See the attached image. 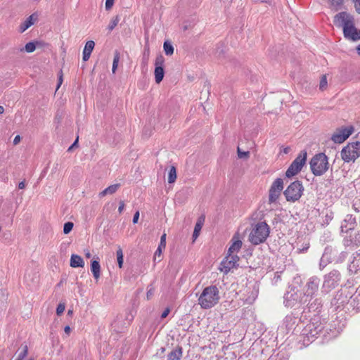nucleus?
<instances>
[{
  "label": "nucleus",
  "mask_w": 360,
  "mask_h": 360,
  "mask_svg": "<svg viewBox=\"0 0 360 360\" xmlns=\"http://www.w3.org/2000/svg\"><path fill=\"white\" fill-rule=\"evenodd\" d=\"M311 170L315 176H321L328 169V157L323 153L316 154L309 162Z\"/></svg>",
  "instance_id": "39448f33"
},
{
  "label": "nucleus",
  "mask_w": 360,
  "mask_h": 360,
  "mask_svg": "<svg viewBox=\"0 0 360 360\" xmlns=\"http://www.w3.org/2000/svg\"><path fill=\"white\" fill-rule=\"evenodd\" d=\"M21 139L22 137L20 135L15 136L13 141V145H18L20 142Z\"/></svg>",
  "instance_id": "e2e57ef3"
},
{
  "label": "nucleus",
  "mask_w": 360,
  "mask_h": 360,
  "mask_svg": "<svg viewBox=\"0 0 360 360\" xmlns=\"http://www.w3.org/2000/svg\"><path fill=\"white\" fill-rule=\"evenodd\" d=\"M334 24L342 27L345 38L356 41L360 39V30L354 27V17L347 12H340L334 17Z\"/></svg>",
  "instance_id": "f257e3e1"
},
{
  "label": "nucleus",
  "mask_w": 360,
  "mask_h": 360,
  "mask_svg": "<svg viewBox=\"0 0 360 360\" xmlns=\"http://www.w3.org/2000/svg\"><path fill=\"white\" fill-rule=\"evenodd\" d=\"M64 331L67 335H69L71 331V328L70 326H65L64 328Z\"/></svg>",
  "instance_id": "338daca9"
},
{
  "label": "nucleus",
  "mask_w": 360,
  "mask_h": 360,
  "mask_svg": "<svg viewBox=\"0 0 360 360\" xmlns=\"http://www.w3.org/2000/svg\"><path fill=\"white\" fill-rule=\"evenodd\" d=\"M123 319L122 316H117L114 321L112 323L111 326L113 330L117 333L123 332Z\"/></svg>",
  "instance_id": "b1692460"
},
{
  "label": "nucleus",
  "mask_w": 360,
  "mask_h": 360,
  "mask_svg": "<svg viewBox=\"0 0 360 360\" xmlns=\"http://www.w3.org/2000/svg\"><path fill=\"white\" fill-rule=\"evenodd\" d=\"M95 46V42L92 40H89L86 42L83 51L91 53Z\"/></svg>",
  "instance_id": "c9c22d12"
},
{
  "label": "nucleus",
  "mask_w": 360,
  "mask_h": 360,
  "mask_svg": "<svg viewBox=\"0 0 360 360\" xmlns=\"http://www.w3.org/2000/svg\"><path fill=\"white\" fill-rule=\"evenodd\" d=\"M119 21H120V18L118 15H116L115 18H113L110 20V24L108 26V30H109V32H111L113 30V29L117 25Z\"/></svg>",
  "instance_id": "58836bf2"
},
{
  "label": "nucleus",
  "mask_w": 360,
  "mask_h": 360,
  "mask_svg": "<svg viewBox=\"0 0 360 360\" xmlns=\"http://www.w3.org/2000/svg\"><path fill=\"white\" fill-rule=\"evenodd\" d=\"M22 350L19 353L15 360H23L28 354V347L27 345H22Z\"/></svg>",
  "instance_id": "e433bc0d"
},
{
  "label": "nucleus",
  "mask_w": 360,
  "mask_h": 360,
  "mask_svg": "<svg viewBox=\"0 0 360 360\" xmlns=\"http://www.w3.org/2000/svg\"><path fill=\"white\" fill-rule=\"evenodd\" d=\"M283 188V181L281 178L276 179L269 189V201L270 203L275 202L281 195Z\"/></svg>",
  "instance_id": "ddd939ff"
},
{
  "label": "nucleus",
  "mask_w": 360,
  "mask_h": 360,
  "mask_svg": "<svg viewBox=\"0 0 360 360\" xmlns=\"http://www.w3.org/2000/svg\"><path fill=\"white\" fill-rule=\"evenodd\" d=\"M204 220H205V219L202 217H200L198 219V221L195 225V228H194V231H193V240H195L198 237L200 232L202 229Z\"/></svg>",
  "instance_id": "bb28decb"
},
{
  "label": "nucleus",
  "mask_w": 360,
  "mask_h": 360,
  "mask_svg": "<svg viewBox=\"0 0 360 360\" xmlns=\"http://www.w3.org/2000/svg\"><path fill=\"white\" fill-rule=\"evenodd\" d=\"M300 277L294 278L292 283L289 286L288 290L284 295V304L285 307H293L307 302L302 289Z\"/></svg>",
  "instance_id": "f03ea898"
},
{
  "label": "nucleus",
  "mask_w": 360,
  "mask_h": 360,
  "mask_svg": "<svg viewBox=\"0 0 360 360\" xmlns=\"http://www.w3.org/2000/svg\"><path fill=\"white\" fill-rule=\"evenodd\" d=\"M91 53H87L86 51L85 52L83 51V53H82V60H83V61H84V62L87 61L89 59L90 56H91Z\"/></svg>",
  "instance_id": "052dcab7"
},
{
  "label": "nucleus",
  "mask_w": 360,
  "mask_h": 360,
  "mask_svg": "<svg viewBox=\"0 0 360 360\" xmlns=\"http://www.w3.org/2000/svg\"><path fill=\"white\" fill-rule=\"evenodd\" d=\"M352 295V289L344 288L338 292L333 300L332 304L336 307L337 309L348 305L350 307V296Z\"/></svg>",
  "instance_id": "9b49d317"
},
{
  "label": "nucleus",
  "mask_w": 360,
  "mask_h": 360,
  "mask_svg": "<svg viewBox=\"0 0 360 360\" xmlns=\"http://www.w3.org/2000/svg\"><path fill=\"white\" fill-rule=\"evenodd\" d=\"M354 127L350 126L338 129L331 136V140L336 143H343L353 133Z\"/></svg>",
  "instance_id": "2eb2a0df"
},
{
  "label": "nucleus",
  "mask_w": 360,
  "mask_h": 360,
  "mask_svg": "<svg viewBox=\"0 0 360 360\" xmlns=\"http://www.w3.org/2000/svg\"><path fill=\"white\" fill-rule=\"evenodd\" d=\"M232 243L228 250V254L237 255L242 247V241L239 239L238 236H234L231 240Z\"/></svg>",
  "instance_id": "a211bd4d"
},
{
  "label": "nucleus",
  "mask_w": 360,
  "mask_h": 360,
  "mask_svg": "<svg viewBox=\"0 0 360 360\" xmlns=\"http://www.w3.org/2000/svg\"><path fill=\"white\" fill-rule=\"evenodd\" d=\"M182 356L181 348L172 350L168 354V360H180Z\"/></svg>",
  "instance_id": "c85d7f7f"
},
{
  "label": "nucleus",
  "mask_w": 360,
  "mask_h": 360,
  "mask_svg": "<svg viewBox=\"0 0 360 360\" xmlns=\"http://www.w3.org/2000/svg\"><path fill=\"white\" fill-rule=\"evenodd\" d=\"M307 152L302 151L291 163L285 172L287 177H291L300 172L306 162Z\"/></svg>",
  "instance_id": "9d476101"
},
{
  "label": "nucleus",
  "mask_w": 360,
  "mask_h": 360,
  "mask_svg": "<svg viewBox=\"0 0 360 360\" xmlns=\"http://www.w3.org/2000/svg\"><path fill=\"white\" fill-rule=\"evenodd\" d=\"M90 269L94 278L97 281L101 276L100 259L98 256H94L91 260Z\"/></svg>",
  "instance_id": "dca6fc26"
},
{
  "label": "nucleus",
  "mask_w": 360,
  "mask_h": 360,
  "mask_svg": "<svg viewBox=\"0 0 360 360\" xmlns=\"http://www.w3.org/2000/svg\"><path fill=\"white\" fill-rule=\"evenodd\" d=\"M79 147V136H77L74 142L68 148V152H72L75 148Z\"/></svg>",
  "instance_id": "3c124183"
},
{
  "label": "nucleus",
  "mask_w": 360,
  "mask_h": 360,
  "mask_svg": "<svg viewBox=\"0 0 360 360\" xmlns=\"http://www.w3.org/2000/svg\"><path fill=\"white\" fill-rule=\"evenodd\" d=\"M269 360H286V359L283 357H276L275 359L271 358Z\"/></svg>",
  "instance_id": "774afa93"
},
{
  "label": "nucleus",
  "mask_w": 360,
  "mask_h": 360,
  "mask_svg": "<svg viewBox=\"0 0 360 360\" xmlns=\"http://www.w3.org/2000/svg\"><path fill=\"white\" fill-rule=\"evenodd\" d=\"M349 270L354 274L360 270V250L353 255V259L349 265Z\"/></svg>",
  "instance_id": "6ab92c4d"
},
{
  "label": "nucleus",
  "mask_w": 360,
  "mask_h": 360,
  "mask_svg": "<svg viewBox=\"0 0 360 360\" xmlns=\"http://www.w3.org/2000/svg\"><path fill=\"white\" fill-rule=\"evenodd\" d=\"M350 297V307L353 309H360V291L359 288L355 292L352 289V295Z\"/></svg>",
  "instance_id": "412c9836"
},
{
  "label": "nucleus",
  "mask_w": 360,
  "mask_h": 360,
  "mask_svg": "<svg viewBox=\"0 0 360 360\" xmlns=\"http://www.w3.org/2000/svg\"><path fill=\"white\" fill-rule=\"evenodd\" d=\"M37 49V40H32L27 42L24 47H22L18 51L20 52L32 53Z\"/></svg>",
  "instance_id": "a878e982"
},
{
  "label": "nucleus",
  "mask_w": 360,
  "mask_h": 360,
  "mask_svg": "<svg viewBox=\"0 0 360 360\" xmlns=\"http://www.w3.org/2000/svg\"><path fill=\"white\" fill-rule=\"evenodd\" d=\"M330 7L335 11H338L341 8L344 3V0H328Z\"/></svg>",
  "instance_id": "473e14b6"
},
{
  "label": "nucleus",
  "mask_w": 360,
  "mask_h": 360,
  "mask_svg": "<svg viewBox=\"0 0 360 360\" xmlns=\"http://www.w3.org/2000/svg\"><path fill=\"white\" fill-rule=\"evenodd\" d=\"M237 153L239 158H248L250 155L248 151L243 152L240 150V148H238Z\"/></svg>",
  "instance_id": "603ef678"
},
{
  "label": "nucleus",
  "mask_w": 360,
  "mask_h": 360,
  "mask_svg": "<svg viewBox=\"0 0 360 360\" xmlns=\"http://www.w3.org/2000/svg\"><path fill=\"white\" fill-rule=\"evenodd\" d=\"M149 55H150V49H149V45H148V39H146V44L144 46V51L143 53L142 57V66L143 68L148 65V60H149Z\"/></svg>",
  "instance_id": "cd10ccee"
},
{
  "label": "nucleus",
  "mask_w": 360,
  "mask_h": 360,
  "mask_svg": "<svg viewBox=\"0 0 360 360\" xmlns=\"http://www.w3.org/2000/svg\"><path fill=\"white\" fill-rule=\"evenodd\" d=\"M117 264L120 268H122L124 264V255L122 249L119 246L116 251Z\"/></svg>",
  "instance_id": "7c9ffc66"
},
{
  "label": "nucleus",
  "mask_w": 360,
  "mask_h": 360,
  "mask_svg": "<svg viewBox=\"0 0 360 360\" xmlns=\"http://www.w3.org/2000/svg\"><path fill=\"white\" fill-rule=\"evenodd\" d=\"M356 11L360 14V0H354Z\"/></svg>",
  "instance_id": "13d9d810"
},
{
  "label": "nucleus",
  "mask_w": 360,
  "mask_h": 360,
  "mask_svg": "<svg viewBox=\"0 0 360 360\" xmlns=\"http://www.w3.org/2000/svg\"><path fill=\"white\" fill-rule=\"evenodd\" d=\"M219 290L216 285L205 288L198 297V304L202 309H208L214 307L219 301Z\"/></svg>",
  "instance_id": "7ed1b4c3"
},
{
  "label": "nucleus",
  "mask_w": 360,
  "mask_h": 360,
  "mask_svg": "<svg viewBox=\"0 0 360 360\" xmlns=\"http://www.w3.org/2000/svg\"><path fill=\"white\" fill-rule=\"evenodd\" d=\"M119 60H120V52L117 50H116L114 53V58H113L112 67V71L113 73L115 72V71L117 68Z\"/></svg>",
  "instance_id": "f704fd0d"
},
{
  "label": "nucleus",
  "mask_w": 360,
  "mask_h": 360,
  "mask_svg": "<svg viewBox=\"0 0 360 360\" xmlns=\"http://www.w3.org/2000/svg\"><path fill=\"white\" fill-rule=\"evenodd\" d=\"M176 179V168L172 166L169 169V171L168 172V176H167V181L169 184H173L175 182Z\"/></svg>",
  "instance_id": "c756f323"
},
{
  "label": "nucleus",
  "mask_w": 360,
  "mask_h": 360,
  "mask_svg": "<svg viewBox=\"0 0 360 360\" xmlns=\"http://www.w3.org/2000/svg\"><path fill=\"white\" fill-rule=\"evenodd\" d=\"M304 191L302 183L295 181L291 183L284 191V195L288 201L295 202L298 200L302 195Z\"/></svg>",
  "instance_id": "1a4fd4ad"
},
{
  "label": "nucleus",
  "mask_w": 360,
  "mask_h": 360,
  "mask_svg": "<svg viewBox=\"0 0 360 360\" xmlns=\"http://www.w3.org/2000/svg\"><path fill=\"white\" fill-rule=\"evenodd\" d=\"M50 44L45 42L44 41L41 40H37V49H44V48H49L50 46Z\"/></svg>",
  "instance_id": "8fccbe9b"
},
{
  "label": "nucleus",
  "mask_w": 360,
  "mask_h": 360,
  "mask_svg": "<svg viewBox=\"0 0 360 360\" xmlns=\"http://www.w3.org/2000/svg\"><path fill=\"white\" fill-rule=\"evenodd\" d=\"M70 266L72 268H82L84 266V261L80 255L72 254L70 257Z\"/></svg>",
  "instance_id": "4be33fe9"
},
{
  "label": "nucleus",
  "mask_w": 360,
  "mask_h": 360,
  "mask_svg": "<svg viewBox=\"0 0 360 360\" xmlns=\"http://www.w3.org/2000/svg\"><path fill=\"white\" fill-rule=\"evenodd\" d=\"M171 308L169 307H166L160 314L161 319H165L170 313Z\"/></svg>",
  "instance_id": "6e6d98bb"
},
{
  "label": "nucleus",
  "mask_w": 360,
  "mask_h": 360,
  "mask_svg": "<svg viewBox=\"0 0 360 360\" xmlns=\"http://www.w3.org/2000/svg\"><path fill=\"white\" fill-rule=\"evenodd\" d=\"M163 63V58L162 56H159V83L162 80L164 77V69L162 67V64Z\"/></svg>",
  "instance_id": "a19ab883"
},
{
  "label": "nucleus",
  "mask_w": 360,
  "mask_h": 360,
  "mask_svg": "<svg viewBox=\"0 0 360 360\" xmlns=\"http://www.w3.org/2000/svg\"><path fill=\"white\" fill-rule=\"evenodd\" d=\"M321 302L320 300H315L314 302L313 303H311L310 304V306H309V309L310 310H314V311H316L317 310L319 307H321Z\"/></svg>",
  "instance_id": "c03bdc74"
},
{
  "label": "nucleus",
  "mask_w": 360,
  "mask_h": 360,
  "mask_svg": "<svg viewBox=\"0 0 360 360\" xmlns=\"http://www.w3.org/2000/svg\"><path fill=\"white\" fill-rule=\"evenodd\" d=\"M152 134V129L150 126H145L143 129L142 136L145 139L149 138Z\"/></svg>",
  "instance_id": "79ce46f5"
},
{
  "label": "nucleus",
  "mask_w": 360,
  "mask_h": 360,
  "mask_svg": "<svg viewBox=\"0 0 360 360\" xmlns=\"http://www.w3.org/2000/svg\"><path fill=\"white\" fill-rule=\"evenodd\" d=\"M37 13H34L32 15H30L28 18H27L26 20L20 24L19 27V32L23 33L29 27L33 25L35 21L37 20Z\"/></svg>",
  "instance_id": "f3484780"
},
{
  "label": "nucleus",
  "mask_w": 360,
  "mask_h": 360,
  "mask_svg": "<svg viewBox=\"0 0 360 360\" xmlns=\"http://www.w3.org/2000/svg\"><path fill=\"white\" fill-rule=\"evenodd\" d=\"M65 309V303H59L56 307V314L57 316H60L63 314Z\"/></svg>",
  "instance_id": "a18cd8bd"
},
{
  "label": "nucleus",
  "mask_w": 360,
  "mask_h": 360,
  "mask_svg": "<svg viewBox=\"0 0 360 360\" xmlns=\"http://www.w3.org/2000/svg\"><path fill=\"white\" fill-rule=\"evenodd\" d=\"M269 233V226L266 222H258L253 226L249 235V240L253 245H259L266 240Z\"/></svg>",
  "instance_id": "20e7f679"
},
{
  "label": "nucleus",
  "mask_w": 360,
  "mask_h": 360,
  "mask_svg": "<svg viewBox=\"0 0 360 360\" xmlns=\"http://www.w3.org/2000/svg\"><path fill=\"white\" fill-rule=\"evenodd\" d=\"M340 155L345 162H354L360 157V141L348 143L342 149Z\"/></svg>",
  "instance_id": "0eeeda50"
},
{
  "label": "nucleus",
  "mask_w": 360,
  "mask_h": 360,
  "mask_svg": "<svg viewBox=\"0 0 360 360\" xmlns=\"http://www.w3.org/2000/svg\"><path fill=\"white\" fill-rule=\"evenodd\" d=\"M136 314V310L134 307L130 309H127L125 312L124 325L129 326L134 320V316Z\"/></svg>",
  "instance_id": "393cba45"
},
{
  "label": "nucleus",
  "mask_w": 360,
  "mask_h": 360,
  "mask_svg": "<svg viewBox=\"0 0 360 360\" xmlns=\"http://www.w3.org/2000/svg\"><path fill=\"white\" fill-rule=\"evenodd\" d=\"M107 194H109L108 193V188H105L103 191H102L100 193H99V197L100 198H102L105 195H106Z\"/></svg>",
  "instance_id": "69168bd1"
},
{
  "label": "nucleus",
  "mask_w": 360,
  "mask_h": 360,
  "mask_svg": "<svg viewBox=\"0 0 360 360\" xmlns=\"http://www.w3.org/2000/svg\"><path fill=\"white\" fill-rule=\"evenodd\" d=\"M115 0H105V10L110 11L114 4Z\"/></svg>",
  "instance_id": "4d7b16f0"
},
{
  "label": "nucleus",
  "mask_w": 360,
  "mask_h": 360,
  "mask_svg": "<svg viewBox=\"0 0 360 360\" xmlns=\"http://www.w3.org/2000/svg\"><path fill=\"white\" fill-rule=\"evenodd\" d=\"M239 257L237 255H229L221 262L219 269L224 274H228L232 269L237 266Z\"/></svg>",
  "instance_id": "4468645a"
},
{
  "label": "nucleus",
  "mask_w": 360,
  "mask_h": 360,
  "mask_svg": "<svg viewBox=\"0 0 360 360\" xmlns=\"http://www.w3.org/2000/svg\"><path fill=\"white\" fill-rule=\"evenodd\" d=\"M26 186V181L25 179L22 180V181L19 182L18 184V188L19 189H24Z\"/></svg>",
  "instance_id": "0e129e2a"
},
{
  "label": "nucleus",
  "mask_w": 360,
  "mask_h": 360,
  "mask_svg": "<svg viewBox=\"0 0 360 360\" xmlns=\"http://www.w3.org/2000/svg\"><path fill=\"white\" fill-rule=\"evenodd\" d=\"M324 326L320 318L315 316L311 321L302 330V335L306 337L309 341L312 342L323 329Z\"/></svg>",
  "instance_id": "423d86ee"
},
{
  "label": "nucleus",
  "mask_w": 360,
  "mask_h": 360,
  "mask_svg": "<svg viewBox=\"0 0 360 360\" xmlns=\"http://www.w3.org/2000/svg\"><path fill=\"white\" fill-rule=\"evenodd\" d=\"M166 245V234L164 233L160 238V244L159 245V255L162 252V248H165Z\"/></svg>",
  "instance_id": "de8ad7c7"
},
{
  "label": "nucleus",
  "mask_w": 360,
  "mask_h": 360,
  "mask_svg": "<svg viewBox=\"0 0 360 360\" xmlns=\"http://www.w3.org/2000/svg\"><path fill=\"white\" fill-rule=\"evenodd\" d=\"M74 227V223L72 221H67L63 225V233L65 235L69 234Z\"/></svg>",
  "instance_id": "4c0bfd02"
},
{
  "label": "nucleus",
  "mask_w": 360,
  "mask_h": 360,
  "mask_svg": "<svg viewBox=\"0 0 360 360\" xmlns=\"http://www.w3.org/2000/svg\"><path fill=\"white\" fill-rule=\"evenodd\" d=\"M63 120V115L62 113L60 112L58 110L56 112L55 117H54V122L57 124H60Z\"/></svg>",
  "instance_id": "864d4df0"
},
{
  "label": "nucleus",
  "mask_w": 360,
  "mask_h": 360,
  "mask_svg": "<svg viewBox=\"0 0 360 360\" xmlns=\"http://www.w3.org/2000/svg\"><path fill=\"white\" fill-rule=\"evenodd\" d=\"M321 262H320V266L321 267H324L327 263L330 261V255L327 252V250L326 249L325 250V252L323 254L321 259H320Z\"/></svg>",
  "instance_id": "72a5a7b5"
},
{
  "label": "nucleus",
  "mask_w": 360,
  "mask_h": 360,
  "mask_svg": "<svg viewBox=\"0 0 360 360\" xmlns=\"http://www.w3.org/2000/svg\"><path fill=\"white\" fill-rule=\"evenodd\" d=\"M163 49L166 55L171 56L174 53V47L169 41H165L163 45Z\"/></svg>",
  "instance_id": "2f4dec72"
},
{
  "label": "nucleus",
  "mask_w": 360,
  "mask_h": 360,
  "mask_svg": "<svg viewBox=\"0 0 360 360\" xmlns=\"http://www.w3.org/2000/svg\"><path fill=\"white\" fill-rule=\"evenodd\" d=\"M63 82V70H60L58 73V82L56 85V91L60 88Z\"/></svg>",
  "instance_id": "09e8293b"
},
{
  "label": "nucleus",
  "mask_w": 360,
  "mask_h": 360,
  "mask_svg": "<svg viewBox=\"0 0 360 360\" xmlns=\"http://www.w3.org/2000/svg\"><path fill=\"white\" fill-rule=\"evenodd\" d=\"M258 292L255 288H249L248 290V295L243 297L245 303L251 304L254 302L257 297Z\"/></svg>",
  "instance_id": "5701e85b"
},
{
  "label": "nucleus",
  "mask_w": 360,
  "mask_h": 360,
  "mask_svg": "<svg viewBox=\"0 0 360 360\" xmlns=\"http://www.w3.org/2000/svg\"><path fill=\"white\" fill-rule=\"evenodd\" d=\"M121 186L120 184H115L107 187L109 194L115 193Z\"/></svg>",
  "instance_id": "37998d69"
},
{
  "label": "nucleus",
  "mask_w": 360,
  "mask_h": 360,
  "mask_svg": "<svg viewBox=\"0 0 360 360\" xmlns=\"http://www.w3.org/2000/svg\"><path fill=\"white\" fill-rule=\"evenodd\" d=\"M355 219L351 215H347L345 219L341 224V229L342 232H347L349 230H352L354 228Z\"/></svg>",
  "instance_id": "aec40b11"
},
{
  "label": "nucleus",
  "mask_w": 360,
  "mask_h": 360,
  "mask_svg": "<svg viewBox=\"0 0 360 360\" xmlns=\"http://www.w3.org/2000/svg\"><path fill=\"white\" fill-rule=\"evenodd\" d=\"M155 288L153 286V283L149 285L147 288L146 298L148 300H150L155 295Z\"/></svg>",
  "instance_id": "ea45409f"
},
{
  "label": "nucleus",
  "mask_w": 360,
  "mask_h": 360,
  "mask_svg": "<svg viewBox=\"0 0 360 360\" xmlns=\"http://www.w3.org/2000/svg\"><path fill=\"white\" fill-rule=\"evenodd\" d=\"M124 208V202L123 200H120L119 202L118 212L121 214Z\"/></svg>",
  "instance_id": "680f3d73"
},
{
  "label": "nucleus",
  "mask_w": 360,
  "mask_h": 360,
  "mask_svg": "<svg viewBox=\"0 0 360 360\" xmlns=\"http://www.w3.org/2000/svg\"><path fill=\"white\" fill-rule=\"evenodd\" d=\"M154 78L155 82L158 84V56L155 58L154 61Z\"/></svg>",
  "instance_id": "5fc2aeb1"
},
{
  "label": "nucleus",
  "mask_w": 360,
  "mask_h": 360,
  "mask_svg": "<svg viewBox=\"0 0 360 360\" xmlns=\"http://www.w3.org/2000/svg\"><path fill=\"white\" fill-rule=\"evenodd\" d=\"M320 279L316 276L311 277L307 282L304 287H302L303 292L307 300L312 297L318 290Z\"/></svg>",
  "instance_id": "f8f14e48"
},
{
  "label": "nucleus",
  "mask_w": 360,
  "mask_h": 360,
  "mask_svg": "<svg viewBox=\"0 0 360 360\" xmlns=\"http://www.w3.org/2000/svg\"><path fill=\"white\" fill-rule=\"evenodd\" d=\"M341 275L338 270H333L324 276L322 291L328 293L339 285Z\"/></svg>",
  "instance_id": "6e6552de"
},
{
  "label": "nucleus",
  "mask_w": 360,
  "mask_h": 360,
  "mask_svg": "<svg viewBox=\"0 0 360 360\" xmlns=\"http://www.w3.org/2000/svg\"><path fill=\"white\" fill-rule=\"evenodd\" d=\"M139 219V211H136V212L134 213V217H133V219H132V222H133V224H136V223H138Z\"/></svg>",
  "instance_id": "bf43d9fd"
},
{
  "label": "nucleus",
  "mask_w": 360,
  "mask_h": 360,
  "mask_svg": "<svg viewBox=\"0 0 360 360\" xmlns=\"http://www.w3.org/2000/svg\"><path fill=\"white\" fill-rule=\"evenodd\" d=\"M327 84H328V82H327L326 76L323 75L321 78V81H320V84H319V89L322 91H323L324 89H326V88L327 86Z\"/></svg>",
  "instance_id": "49530a36"
}]
</instances>
